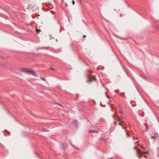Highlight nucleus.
Wrapping results in <instances>:
<instances>
[{
  "label": "nucleus",
  "mask_w": 159,
  "mask_h": 159,
  "mask_svg": "<svg viewBox=\"0 0 159 159\" xmlns=\"http://www.w3.org/2000/svg\"><path fill=\"white\" fill-rule=\"evenodd\" d=\"M27 73H29L33 75H34L35 77L37 76V75L35 74L33 70H30L29 69Z\"/></svg>",
  "instance_id": "f257e3e1"
},
{
  "label": "nucleus",
  "mask_w": 159,
  "mask_h": 159,
  "mask_svg": "<svg viewBox=\"0 0 159 159\" xmlns=\"http://www.w3.org/2000/svg\"><path fill=\"white\" fill-rule=\"evenodd\" d=\"M88 78L89 79L88 81L89 82H91L92 81L94 80L95 79V76L91 77L89 75L88 76Z\"/></svg>",
  "instance_id": "f03ea898"
},
{
  "label": "nucleus",
  "mask_w": 159,
  "mask_h": 159,
  "mask_svg": "<svg viewBox=\"0 0 159 159\" xmlns=\"http://www.w3.org/2000/svg\"><path fill=\"white\" fill-rule=\"evenodd\" d=\"M78 121L77 120H74L73 121V123L76 127H77L78 126Z\"/></svg>",
  "instance_id": "7ed1b4c3"
},
{
  "label": "nucleus",
  "mask_w": 159,
  "mask_h": 159,
  "mask_svg": "<svg viewBox=\"0 0 159 159\" xmlns=\"http://www.w3.org/2000/svg\"><path fill=\"white\" fill-rule=\"evenodd\" d=\"M29 69L26 68H22L21 69V71L22 72H27L28 71Z\"/></svg>",
  "instance_id": "20e7f679"
},
{
  "label": "nucleus",
  "mask_w": 159,
  "mask_h": 159,
  "mask_svg": "<svg viewBox=\"0 0 159 159\" xmlns=\"http://www.w3.org/2000/svg\"><path fill=\"white\" fill-rule=\"evenodd\" d=\"M137 152L139 153H140L141 154H143V152H142L141 151V150H140L139 149H137Z\"/></svg>",
  "instance_id": "39448f33"
},
{
  "label": "nucleus",
  "mask_w": 159,
  "mask_h": 159,
  "mask_svg": "<svg viewBox=\"0 0 159 159\" xmlns=\"http://www.w3.org/2000/svg\"><path fill=\"white\" fill-rule=\"evenodd\" d=\"M97 131L95 130H89V133H96L97 132Z\"/></svg>",
  "instance_id": "423d86ee"
},
{
  "label": "nucleus",
  "mask_w": 159,
  "mask_h": 159,
  "mask_svg": "<svg viewBox=\"0 0 159 159\" xmlns=\"http://www.w3.org/2000/svg\"><path fill=\"white\" fill-rule=\"evenodd\" d=\"M144 125L145 126H147V127H146V129H149V127L148 126V125L146 123H144Z\"/></svg>",
  "instance_id": "0eeeda50"
},
{
  "label": "nucleus",
  "mask_w": 159,
  "mask_h": 159,
  "mask_svg": "<svg viewBox=\"0 0 159 159\" xmlns=\"http://www.w3.org/2000/svg\"><path fill=\"white\" fill-rule=\"evenodd\" d=\"M119 124L120 125H121V126H122V127H123V128L124 129H126V127H125V126H122V125H121V123H119Z\"/></svg>",
  "instance_id": "6e6552de"
},
{
  "label": "nucleus",
  "mask_w": 159,
  "mask_h": 159,
  "mask_svg": "<svg viewBox=\"0 0 159 159\" xmlns=\"http://www.w3.org/2000/svg\"><path fill=\"white\" fill-rule=\"evenodd\" d=\"M156 136H152L151 137V139H156Z\"/></svg>",
  "instance_id": "1a4fd4ad"
},
{
  "label": "nucleus",
  "mask_w": 159,
  "mask_h": 159,
  "mask_svg": "<svg viewBox=\"0 0 159 159\" xmlns=\"http://www.w3.org/2000/svg\"><path fill=\"white\" fill-rule=\"evenodd\" d=\"M40 79L43 81H45V80L44 78H43V77H41L40 78Z\"/></svg>",
  "instance_id": "9d476101"
},
{
  "label": "nucleus",
  "mask_w": 159,
  "mask_h": 159,
  "mask_svg": "<svg viewBox=\"0 0 159 159\" xmlns=\"http://www.w3.org/2000/svg\"><path fill=\"white\" fill-rule=\"evenodd\" d=\"M78 0V2L80 3V4H82V2H81V0Z\"/></svg>",
  "instance_id": "9b49d317"
},
{
  "label": "nucleus",
  "mask_w": 159,
  "mask_h": 159,
  "mask_svg": "<svg viewBox=\"0 0 159 159\" xmlns=\"http://www.w3.org/2000/svg\"><path fill=\"white\" fill-rule=\"evenodd\" d=\"M141 77L143 79L145 80L146 79V77L143 75H142Z\"/></svg>",
  "instance_id": "f8f14e48"
},
{
  "label": "nucleus",
  "mask_w": 159,
  "mask_h": 159,
  "mask_svg": "<svg viewBox=\"0 0 159 159\" xmlns=\"http://www.w3.org/2000/svg\"><path fill=\"white\" fill-rule=\"evenodd\" d=\"M155 136H156V138H157L158 137V134L157 133L155 135Z\"/></svg>",
  "instance_id": "ddd939ff"
},
{
  "label": "nucleus",
  "mask_w": 159,
  "mask_h": 159,
  "mask_svg": "<svg viewBox=\"0 0 159 159\" xmlns=\"http://www.w3.org/2000/svg\"><path fill=\"white\" fill-rule=\"evenodd\" d=\"M49 69L52 70H55V69L53 68H52V67H50L49 68Z\"/></svg>",
  "instance_id": "4468645a"
},
{
  "label": "nucleus",
  "mask_w": 159,
  "mask_h": 159,
  "mask_svg": "<svg viewBox=\"0 0 159 159\" xmlns=\"http://www.w3.org/2000/svg\"><path fill=\"white\" fill-rule=\"evenodd\" d=\"M73 5H74L75 4V2L74 0H73L72 2Z\"/></svg>",
  "instance_id": "2eb2a0df"
},
{
  "label": "nucleus",
  "mask_w": 159,
  "mask_h": 159,
  "mask_svg": "<svg viewBox=\"0 0 159 159\" xmlns=\"http://www.w3.org/2000/svg\"><path fill=\"white\" fill-rule=\"evenodd\" d=\"M123 69H124L125 71V72L126 73V74H127V75H128V73L126 71V70L125 69V68H123Z\"/></svg>",
  "instance_id": "dca6fc26"
},
{
  "label": "nucleus",
  "mask_w": 159,
  "mask_h": 159,
  "mask_svg": "<svg viewBox=\"0 0 159 159\" xmlns=\"http://www.w3.org/2000/svg\"><path fill=\"white\" fill-rule=\"evenodd\" d=\"M119 112L121 114H122V111L121 110H120L119 111Z\"/></svg>",
  "instance_id": "f3484780"
},
{
  "label": "nucleus",
  "mask_w": 159,
  "mask_h": 159,
  "mask_svg": "<svg viewBox=\"0 0 159 159\" xmlns=\"http://www.w3.org/2000/svg\"><path fill=\"white\" fill-rule=\"evenodd\" d=\"M48 48V47L46 48H41V49H44V48H45L46 49H47V48Z\"/></svg>",
  "instance_id": "a211bd4d"
},
{
  "label": "nucleus",
  "mask_w": 159,
  "mask_h": 159,
  "mask_svg": "<svg viewBox=\"0 0 159 159\" xmlns=\"http://www.w3.org/2000/svg\"><path fill=\"white\" fill-rule=\"evenodd\" d=\"M58 105H59L61 106H62V105L61 104H59L58 103H56Z\"/></svg>",
  "instance_id": "6ab92c4d"
},
{
  "label": "nucleus",
  "mask_w": 159,
  "mask_h": 159,
  "mask_svg": "<svg viewBox=\"0 0 159 159\" xmlns=\"http://www.w3.org/2000/svg\"><path fill=\"white\" fill-rule=\"evenodd\" d=\"M107 97L108 98H111L109 96H108V95H107Z\"/></svg>",
  "instance_id": "aec40b11"
},
{
  "label": "nucleus",
  "mask_w": 159,
  "mask_h": 159,
  "mask_svg": "<svg viewBox=\"0 0 159 159\" xmlns=\"http://www.w3.org/2000/svg\"><path fill=\"white\" fill-rule=\"evenodd\" d=\"M119 91L118 90H115V92H118Z\"/></svg>",
  "instance_id": "412c9836"
},
{
  "label": "nucleus",
  "mask_w": 159,
  "mask_h": 159,
  "mask_svg": "<svg viewBox=\"0 0 159 159\" xmlns=\"http://www.w3.org/2000/svg\"><path fill=\"white\" fill-rule=\"evenodd\" d=\"M65 6H66V7H68V6L67 4V3H65Z\"/></svg>",
  "instance_id": "4be33fe9"
},
{
  "label": "nucleus",
  "mask_w": 159,
  "mask_h": 159,
  "mask_svg": "<svg viewBox=\"0 0 159 159\" xmlns=\"http://www.w3.org/2000/svg\"><path fill=\"white\" fill-rule=\"evenodd\" d=\"M49 131L48 130H43V131Z\"/></svg>",
  "instance_id": "5701e85b"
},
{
  "label": "nucleus",
  "mask_w": 159,
  "mask_h": 159,
  "mask_svg": "<svg viewBox=\"0 0 159 159\" xmlns=\"http://www.w3.org/2000/svg\"><path fill=\"white\" fill-rule=\"evenodd\" d=\"M65 146H66V148H67V146L66 144V145H65Z\"/></svg>",
  "instance_id": "b1692460"
},
{
  "label": "nucleus",
  "mask_w": 159,
  "mask_h": 159,
  "mask_svg": "<svg viewBox=\"0 0 159 159\" xmlns=\"http://www.w3.org/2000/svg\"><path fill=\"white\" fill-rule=\"evenodd\" d=\"M84 37H86L85 35H84Z\"/></svg>",
  "instance_id": "393cba45"
},
{
  "label": "nucleus",
  "mask_w": 159,
  "mask_h": 159,
  "mask_svg": "<svg viewBox=\"0 0 159 159\" xmlns=\"http://www.w3.org/2000/svg\"><path fill=\"white\" fill-rule=\"evenodd\" d=\"M105 93H106V94H107V92H106Z\"/></svg>",
  "instance_id": "a878e982"
},
{
  "label": "nucleus",
  "mask_w": 159,
  "mask_h": 159,
  "mask_svg": "<svg viewBox=\"0 0 159 159\" xmlns=\"http://www.w3.org/2000/svg\"><path fill=\"white\" fill-rule=\"evenodd\" d=\"M72 146H73V147H74V146L73 145H72Z\"/></svg>",
  "instance_id": "bb28decb"
},
{
  "label": "nucleus",
  "mask_w": 159,
  "mask_h": 159,
  "mask_svg": "<svg viewBox=\"0 0 159 159\" xmlns=\"http://www.w3.org/2000/svg\"><path fill=\"white\" fill-rule=\"evenodd\" d=\"M72 146H73V147H74V146L73 145H72Z\"/></svg>",
  "instance_id": "cd10ccee"
},
{
  "label": "nucleus",
  "mask_w": 159,
  "mask_h": 159,
  "mask_svg": "<svg viewBox=\"0 0 159 159\" xmlns=\"http://www.w3.org/2000/svg\"><path fill=\"white\" fill-rule=\"evenodd\" d=\"M72 146H73V147H74V146L73 145H72Z\"/></svg>",
  "instance_id": "c85d7f7f"
},
{
  "label": "nucleus",
  "mask_w": 159,
  "mask_h": 159,
  "mask_svg": "<svg viewBox=\"0 0 159 159\" xmlns=\"http://www.w3.org/2000/svg\"><path fill=\"white\" fill-rule=\"evenodd\" d=\"M72 146H73V147H74V146L73 145H72Z\"/></svg>",
  "instance_id": "c756f323"
}]
</instances>
